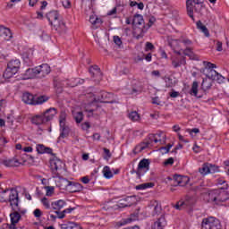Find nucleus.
<instances>
[{"mask_svg": "<svg viewBox=\"0 0 229 229\" xmlns=\"http://www.w3.org/2000/svg\"><path fill=\"white\" fill-rule=\"evenodd\" d=\"M168 46L175 55L183 54L184 56H189L190 58H192V55H194L193 42L187 38H181L180 39L169 38Z\"/></svg>", "mask_w": 229, "mask_h": 229, "instance_id": "1", "label": "nucleus"}, {"mask_svg": "<svg viewBox=\"0 0 229 229\" xmlns=\"http://www.w3.org/2000/svg\"><path fill=\"white\" fill-rule=\"evenodd\" d=\"M229 192L223 189L213 190L208 193V203H213L214 205H221L225 201H228Z\"/></svg>", "mask_w": 229, "mask_h": 229, "instance_id": "2", "label": "nucleus"}, {"mask_svg": "<svg viewBox=\"0 0 229 229\" xmlns=\"http://www.w3.org/2000/svg\"><path fill=\"white\" fill-rule=\"evenodd\" d=\"M47 19L56 31H64L65 30V23L62 21V16L58 11H50L47 13Z\"/></svg>", "mask_w": 229, "mask_h": 229, "instance_id": "3", "label": "nucleus"}, {"mask_svg": "<svg viewBox=\"0 0 229 229\" xmlns=\"http://www.w3.org/2000/svg\"><path fill=\"white\" fill-rule=\"evenodd\" d=\"M13 212L10 214L11 224L7 225L8 229H24V225H20L19 221H21V216L26 214V209L21 208H13Z\"/></svg>", "mask_w": 229, "mask_h": 229, "instance_id": "4", "label": "nucleus"}, {"mask_svg": "<svg viewBox=\"0 0 229 229\" xmlns=\"http://www.w3.org/2000/svg\"><path fill=\"white\" fill-rule=\"evenodd\" d=\"M203 3H205V0H186L187 13L192 21H195L194 12L199 13L203 8Z\"/></svg>", "mask_w": 229, "mask_h": 229, "instance_id": "5", "label": "nucleus"}, {"mask_svg": "<svg viewBox=\"0 0 229 229\" xmlns=\"http://www.w3.org/2000/svg\"><path fill=\"white\" fill-rule=\"evenodd\" d=\"M153 144H157V138L155 134H149L145 142L135 147L134 153H140V151H144L146 148H151Z\"/></svg>", "mask_w": 229, "mask_h": 229, "instance_id": "6", "label": "nucleus"}, {"mask_svg": "<svg viewBox=\"0 0 229 229\" xmlns=\"http://www.w3.org/2000/svg\"><path fill=\"white\" fill-rule=\"evenodd\" d=\"M201 227L202 229H222L221 223L214 217L204 218Z\"/></svg>", "mask_w": 229, "mask_h": 229, "instance_id": "7", "label": "nucleus"}, {"mask_svg": "<svg viewBox=\"0 0 229 229\" xmlns=\"http://www.w3.org/2000/svg\"><path fill=\"white\" fill-rule=\"evenodd\" d=\"M148 171H149V160L142 159L138 165L137 171H133L132 173H136L138 178L140 179V177L144 176Z\"/></svg>", "mask_w": 229, "mask_h": 229, "instance_id": "8", "label": "nucleus"}, {"mask_svg": "<svg viewBox=\"0 0 229 229\" xmlns=\"http://www.w3.org/2000/svg\"><path fill=\"white\" fill-rule=\"evenodd\" d=\"M59 187L63 191H67L69 187H76L78 190H73V192H77V191H80L81 189V184L78 182H72L66 178H60L59 179Z\"/></svg>", "mask_w": 229, "mask_h": 229, "instance_id": "9", "label": "nucleus"}, {"mask_svg": "<svg viewBox=\"0 0 229 229\" xmlns=\"http://www.w3.org/2000/svg\"><path fill=\"white\" fill-rule=\"evenodd\" d=\"M171 64L174 69H178V67H182V65H187V58L185 57L184 55H172Z\"/></svg>", "mask_w": 229, "mask_h": 229, "instance_id": "10", "label": "nucleus"}, {"mask_svg": "<svg viewBox=\"0 0 229 229\" xmlns=\"http://www.w3.org/2000/svg\"><path fill=\"white\" fill-rule=\"evenodd\" d=\"M135 203H137V199L133 196H130L120 199L117 203V207H119V208H126V207H132Z\"/></svg>", "mask_w": 229, "mask_h": 229, "instance_id": "11", "label": "nucleus"}, {"mask_svg": "<svg viewBox=\"0 0 229 229\" xmlns=\"http://www.w3.org/2000/svg\"><path fill=\"white\" fill-rule=\"evenodd\" d=\"M9 202L10 205L12 207V208H15V210H17V208H19V191H17V190L15 189H12L10 195H9Z\"/></svg>", "mask_w": 229, "mask_h": 229, "instance_id": "12", "label": "nucleus"}, {"mask_svg": "<svg viewBox=\"0 0 229 229\" xmlns=\"http://www.w3.org/2000/svg\"><path fill=\"white\" fill-rule=\"evenodd\" d=\"M64 165L65 164H64V161L58 158H55L50 161V169L54 174H56L58 171H62Z\"/></svg>", "mask_w": 229, "mask_h": 229, "instance_id": "13", "label": "nucleus"}, {"mask_svg": "<svg viewBox=\"0 0 229 229\" xmlns=\"http://www.w3.org/2000/svg\"><path fill=\"white\" fill-rule=\"evenodd\" d=\"M207 78H211L213 81H217V83H224L225 77L217 72L216 70H210L208 73H206Z\"/></svg>", "mask_w": 229, "mask_h": 229, "instance_id": "14", "label": "nucleus"}, {"mask_svg": "<svg viewBox=\"0 0 229 229\" xmlns=\"http://www.w3.org/2000/svg\"><path fill=\"white\" fill-rule=\"evenodd\" d=\"M172 181L174 182V185L176 187L179 185V187H185L187 185V182H189V179L187 177H183L182 175L175 174L174 175Z\"/></svg>", "mask_w": 229, "mask_h": 229, "instance_id": "15", "label": "nucleus"}, {"mask_svg": "<svg viewBox=\"0 0 229 229\" xmlns=\"http://www.w3.org/2000/svg\"><path fill=\"white\" fill-rule=\"evenodd\" d=\"M89 73L92 76V78L95 79V81L97 83H99L101 81V69H99V66L98 65H93L89 68Z\"/></svg>", "mask_w": 229, "mask_h": 229, "instance_id": "16", "label": "nucleus"}, {"mask_svg": "<svg viewBox=\"0 0 229 229\" xmlns=\"http://www.w3.org/2000/svg\"><path fill=\"white\" fill-rule=\"evenodd\" d=\"M43 114V117L45 118L46 123H49V121H53L55 115L58 114L56 108L50 107L47 109Z\"/></svg>", "mask_w": 229, "mask_h": 229, "instance_id": "17", "label": "nucleus"}, {"mask_svg": "<svg viewBox=\"0 0 229 229\" xmlns=\"http://www.w3.org/2000/svg\"><path fill=\"white\" fill-rule=\"evenodd\" d=\"M36 72L41 74V76H47V74L51 72V67H49L47 64H43L36 67Z\"/></svg>", "mask_w": 229, "mask_h": 229, "instance_id": "18", "label": "nucleus"}, {"mask_svg": "<svg viewBox=\"0 0 229 229\" xmlns=\"http://www.w3.org/2000/svg\"><path fill=\"white\" fill-rule=\"evenodd\" d=\"M21 99L26 105H35V96L30 92H25L22 94Z\"/></svg>", "mask_w": 229, "mask_h": 229, "instance_id": "19", "label": "nucleus"}, {"mask_svg": "<svg viewBox=\"0 0 229 229\" xmlns=\"http://www.w3.org/2000/svg\"><path fill=\"white\" fill-rule=\"evenodd\" d=\"M60 229H83L81 228V225L80 224H77L76 222H64V224H61Z\"/></svg>", "mask_w": 229, "mask_h": 229, "instance_id": "20", "label": "nucleus"}, {"mask_svg": "<svg viewBox=\"0 0 229 229\" xmlns=\"http://www.w3.org/2000/svg\"><path fill=\"white\" fill-rule=\"evenodd\" d=\"M0 37H3L4 40H12V30L4 26H0Z\"/></svg>", "mask_w": 229, "mask_h": 229, "instance_id": "21", "label": "nucleus"}, {"mask_svg": "<svg viewBox=\"0 0 229 229\" xmlns=\"http://www.w3.org/2000/svg\"><path fill=\"white\" fill-rule=\"evenodd\" d=\"M37 75H38L37 67L29 68L23 73L22 80H31L32 78H35V76Z\"/></svg>", "mask_w": 229, "mask_h": 229, "instance_id": "22", "label": "nucleus"}, {"mask_svg": "<svg viewBox=\"0 0 229 229\" xmlns=\"http://www.w3.org/2000/svg\"><path fill=\"white\" fill-rule=\"evenodd\" d=\"M150 212H151V216H158V214H160V212H162V207L160 206V204H158V202L154 201L149 207H148Z\"/></svg>", "mask_w": 229, "mask_h": 229, "instance_id": "23", "label": "nucleus"}, {"mask_svg": "<svg viewBox=\"0 0 229 229\" xmlns=\"http://www.w3.org/2000/svg\"><path fill=\"white\" fill-rule=\"evenodd\" d=\"M112 96H114L112 93L101 91L100 98H98V101H100V103H114V101L108 100Z\"/></svg>", "mask_w": 229, "mask_h": 229, "instance_id": "24", "label": "nucleus"}, {"mask_svg": "<svg viewBox=\"0 0 229 229\" xmlns=\"http://www.w3.org/2000/svg\"><path fill=\"white\" fill-rule=\"evenodd\" d=\"M65 205H67V203L64 199L51 202L52 209L55 211L61 210L62 208H64V207H65Z\"/></svg>", "mask_w": 229, "mask_h": 229, "instance_id": "25", "label": "nucleus"}, {"mask_svg": "<svg viewBox=\"0 0 229 229\" xmlns=\"http://www.w3.org/2000/svg\"><path fill=\"white\" fill-rule=\"evenodd\" d=\"M7 67H9L13 72H19V69H21V61L12 60L8 63Z\"/></svg>", "mask_w": 229, "mask_h": 229, "instance_id": "26", "label": "nucleus"}, {"mask_svg": "<svg viewBox=\"0 0 229 229\" xmlns=\"http://www.w3.org/2000/svg\"><path fill=\"white\" fill-rule=\"evenodd\" d=\"M212 78H205L202 81L201 83V89L202 90H204V92H207V90H210V89H212Z\"/></svg>", "mask_w": 229, "mask_h": 229, "instance_id": "27", "label": "nucleus"}, {"mask_svg": "<svg viewBox=\"0 0 229 229\" xmlns=\"http://www.w3.org/2000/svg\"><path fill=\"white\" fill-rule=\"evenodd\" d=\"M32 124H36V126H40V124H44V123H47L44 114H37L31 119Z\"/></svg>", "mask_w": 229, "mask_h": 229, "instance_id": "28", "label": "nucleus"}, {"mask_svg": "<svg viewBox=\"0 0 229 229\" xmlns=\"http://www.w3.org/2000/svg\"><path fill=\"white\" fill-rule=\"evenodd\" d=\"M36 149L39 155H44V153L51 155V153H53V148H46L43 144L37 145Z\"/></svg>", "mask_w": 229, "mask_h": 229, "instance_id": "29", "label": "nucleus"}, {"mask_svg": "<svg viewBox=\"0 0 229 229\" xmlns=\"http://www.w3.org/2000/svg\"><path fill=\"white\" fill-rule=\"evenodd\" d=\"M132 26H144V17H142V15L140 14H135L132 19Z\"/></svg>", "mask_w": 229, "mask_h": 229, "instance_id": "30", "label": "nucleus"}, {"mask_svg": "<svg viewBox=\"0 0 229 229\" xmlns=\"http://www.w3.org/2000/svg\"><path fill=\"white\" fill-rule=\"evenodd\" d=\"M133 36L137 40H139V38H142V37H144V26L134 27Z\"/></svg>", "mask_w": 229, "mask_h": 229, "instance_id": "31", "label": "nucleus"}, {"mask_svg": "<svg viewBox=\"0 0 229 229\" xmlns=\"http://www.w3.org/2000/svg\"><path fill=\"white\" fill-rule=\"evenodd\" d=\"M21 163H19V160H17L16 158H13V159H7L4 161V165H5V167H19Z\"/></svg>", "mask_w": 229, "mask_h": 229, "instance_id": "32", "label": "nucleus"}, {"mask_svg": "<svg viewBox=\"0 0 229 229\" xmlns=\"http://www.w3.org/2000/svg\"><path fill=\"white\" fill-rule=\"evenodd\" d=\"M165 217L161 216L154 223V229H164V226H165Z\"/></svg>", "mask_w": 229, "mask_h": 229, "instance_id": "33", "label": "nucleus"}, {"mask_svg": "<svg viewBox=\"0 0 229 229\" xmlns=\"http://www.w3.org/2000/svg\"><path fill=\"white\" fill-rule=\"evenodd\" d=\"M197 29L200 30L202 33H204L205 37H210V32L208 31V29L207 26L203 25L201 21H197Z\"/></svg>", "mask_w": 229, "mask_h": 229, "instance_id": "34", "label": "nucleus"}, {"mask_svg": "<svg viewBox=\"0 0 229 229\" xmlns=\"http://www.w3.org/2000/svg\"><path fill=\"white\" fill-rule=\"evenodd\" d=\"M155 183L153 182H145L135 186L136 191H146V189H153Z\"/></svg>", "mask_w": 229, "mask_h": 229, "instance_id": "35", "label": "nucleus"}, {"mask_svg": "<svg viewBox=\"0 0 229 229\" xmlns=\"http://www.w3.org/2000/svg\"><path fill=\"white\" fill-rule=\"evenodd\" d=\"M47 101H49V97L47 96H39L34 98V106L44 105V103H47Z\"/></svg>", "mask_w": 229, "mask_h": 229, "instance_id": "36", "label": "nucleus"}, {"mask_svg": "<svg viewBox=\"0 0 229 229\" xmlns=\"http://www.w3.org/2000/svg\"><path fill=\"white\" fill-rule=\"evenodd\" d=\"M142 92V89L139 86H134L129 89L126 92L129 96H137V94H140Z\"/></svg>", "mask_w": 229, "mask_h": 229, "instance_id": "37", "label": "nucleus"}, {"mask_svg": "<svg viewBox=\"0 0 229 229\" xmlns=\"http://www.w3.org/2000/svg\"><path fill=\"white\" fill-rule=\"evenodd\" d=\"M60 136L59 139H65V137L69 136V131L70 129L65 125V123L64 125H60Z\"/></svg>", "mask_w": 229, "mask_h": 229, "instance_id": "38", "label": "nucleus"}, {"mask_svg": "<svg viewBox=\"0 0 229 229\" xmlns=\"http://www.w3.org/2000/svg\"><path fill=\"white\" fill-rule=\"evenodd\" d=\"M15 74H17V72H13L12 68H9L7 66L6 70L4 72L3 77L5 80H10V78H13V76H15Z\"/></svg>", "mask_w": 229, "mask_h": 229, "instance_id": "39", "label": "nucleus"}, {"mask_svg": "<svg viewBox=\"0 0 229 229\" xmlns=\"http://www.w3.org/2000/svg\"><path fill=\"white\" fill-rule=\"evenodd\" d=\"M189 206V201L188 200H179L176 205L174 206V208L176 210H183V208H187Z\"/></svg>", "mask_w": 229, "mask_h": 229, "instance_id": "40", "label": "nucleus"}, {"mask_svg": "<svg viewBox=\"0 0 229 229\" xmlns=\"http://www.w3.org/2000/svg\"><path fill=\"white\" fill-rule=\"evenodd\" d=\"M154 135L156 137L157 143L160 142V144H165V133L158 131Z\"/></svg>", "mask_w": 229, "mask_h": 229, "instance_id": "41", "label": "nucleus"}, {"mask_svg": "<svg viewBox=\"0 0 229 229\" xmlns=\"http://www.w3.org/2000/svg\"><path fill=\"white\" fill-rule=\"evenodd\" d=\"M203 64H204V65H206V68L204 70V72H205L206 75L209 74L210 71H214V69H216V64H214L210 62L204 61Z\"/></svg>", "mask_w": 229, "mask_h": 229, "instance_id": "42", "label": "nucleus"}, {"mask_svg": "<svg viewBox=\"0 0 229 229\" xmlns=\"http://www.w3.org/2000/svg\"><path fill=\"white\" fill-rule=\"evenodd\" d=\"M103 175L107 179L110 180V178H114V174H112V171L110 170V166H105L103 168Z\"/></svg>", "mask_w": 229, "mask_h": 229, "instance_id": "43", "label": "nucleus"}, {"mask_svg": "<svg viewBox=\"0 0 229 229\" xmlns=\"http://www.w3.org/2000/svg\"><path fill=\"white\" fill-rule=\"evenodd\" d=\"M128 117L129 119H131V121L133 122L140 121V115L139 114V113H137V111H131V113H129Z\"/></svg>", "mask_w": 229, "mask_h": 229, "instance_id": "44", "label": "nucleus"}, {"mask_svg": "<svg viewBox=\"0 0 229 229\" xmlns=\"http://www.w3.org/2000/svg\"><path fill=\"white\" fill-rule=\"evenodd\" d=\"M200 174H203V176L209 174V164L205 163L202 165V166L199 169Z\"/></svg>", "mask_w": 229, "mask_h": 229, "instance_id": "45", "label": "nucleus"}, {"mask_svg": "<svg viewBox=\"0 0 229 229\" xmlns=\"http://www.w3.org/2000/svg\"><path fill=\"white\" fill-rule=\"evenodd\" d=\"M22 58L26 65H33V59H31V55H28V53H23Z\"/></svg>", "mask_w": 229, "mask_h": 229, "instance_id": "46", "label": "nucleus"}, {"mask_svg": "<svg viewBox=\"0 0 229 229\" xmlns=\"http://www.w3.org/2000/svg\"><path fill=\"white\" fill-rule=\"evenodd\" d=\"M121 8H123V6L121 5H117L114 7L112 10L108 11L107 15L109 16L117 15V13L123 12V9Z\"/></svg>", "mask_w": 229, "mask_h": 229, "instance_id": "47", "label": "nucleus"}, {"mask_svg": "<svg viewBox=\"0 0 229 229\" xmlns=\"http://www.w3.org/2000/svg\"><path fill=\"white\" fill-rule=\"evenodd\" d=\"M73 118L77 123L83 121V113L82 112H72Z\"/></svg>", "mask_w": 229, "mask_h": 229, "instance_id": "48", "label": "nucleus"}, {"mask_svg": "<svg viewBox=\"0 0 229 229\" xmlns=\"http://www.w3.org/2000/svg\"><path fill=\"white\" fill-rule=\"evenodd\" d=\"M198 81H193L190 94L191 96H195V98H198Z\"/></svg>", "mask_w": 229, "mask_h": 229, "instance_id": "49", "label": "nucleus"}, {"mask_svg": "<svg viewBox=\"0 0 229 229\" xmlns=\"http://www.w3.org/2000/svg\"><path fill=\"white\" fill-rule=\"evenodd\" d=\"M41 203L47 210H51V200H49V199L44 197L43 199H41Z\"/></svg>", "mask_w": 229, "mask_h": 229, "instance_id": "50", "label": "nucleus"}, {"mask_svg": "<svg viewBox=\"0 0 229 229\" xmlns=\"http://www.w3.org/2000/svg\"><path fill=\"white\" fill-rule=\"evenodd\" d=\"M65 119H67V113H65V111H62L59 115L60 126H64V124H65Z\"/></svg>", "mask_w": 229, "mask_h": 229, "instance_id": "51", "label": "nucleus"}, {"mask_svg": "<svg viewBox=\"0 0 229 229\" xmlns=\"http://www.w3.org/2000/svg\"><path fill=\"white\" fill-rule=\"evenodd\" d=\"M216 185H224L220 188L223 191H226V189H228V183H226V181H225L224 179H216Z\"/></svg>", "mask_w": 229, "mask_h": 229, "instance_id": "52", "label": "nucleus"}, {"mask_svg": "<svg viewBox=\"0 0 229 229\" xmlns=\"http://www.w3.org/2000/svg\"><path fill=\"white\" fill-rule=\"evenodd\" d=\"M44 189L47 191L46 196H53L55 194V187L53 186H45Z\"/></svg>", "mask_w": 229, "mask_h": 229, "instance_id": "53", "label": "nucleus"}, {"mask_svg": "<svg viewBox=\"0 0 229 229\" xmlns=\"http://www.w3.org/2000/svg\"><path fill=\"white\" fill-rule=\"evenodd\" d=\"M89 22L95 26L96 24H101V19L96 17V16H90Z\"/></svg>", "mask_w": 229, "mask_h": 229, "instance_id": "54", "label": "nucleus"}, {"mask_svg": "<svg viewBox=\"0 0 229 229\" xmlns=\"http://www.w3.org/2000/svg\"><path fill=\"white\" fill-rule=\"evenodd\" d=\"M104 151V160H110V158H112V153L110 152V149L104 148H103Z\"/></svg>", "mask_w": 229, "mask_h": 229, "instance_id": "55", "label": "nucleus"}, {"mask_svg": "<svg viewBox=\"0 0 229 229\" xmlns=\"http://www.w3.org/2000/svg\"><path fill=\"white\" fill-rule=\"evenodd\" d=\"M171 148H173V145L168 144L166 147H161L159 148V151H160L161 155H165V154H167L169 149H171Z\"/></svg>", "mask_w": 229, "mask_h": 229, "instance_id": "56", "label": "nucleus"}, {"mask_svg": "<svg viewBox=\"0 0 229 229\" xmlns=\"http://www.w3.org/2000/svg\"><path fill=\"white\" fill-rule=\"evenodd\" d=\"M219 168L216 165L209 164V174H214V173H217Z\"/></svg>", "mask_w": 229, "mask_h": 229, "instance_id": "57", "label": "nucleus"}, {"mask_svg": "<svg viewBox=\"0 0 229 229\" xmlns=\"http://www.w3.org/2000/svg\"><path fill=\"white\" fill-rule=\"evenodd\" d=\"M131 221H133V219H131V218L124 219L122 222H118L117 226H124V225H128V224L131 223Z\"/></svg>", "mask_w": 229, "mask_h": 229, "instance_id": "58", "label": "nucleus"}, {"mask_svg": "<svg viewBox=\"0 0 229 229\" xmlns=\"http://www.w3.org/2000/svg\"><path fill=\"white\" fill-rule=\"evenodd\" d=\"M113 40L116 46L121 47L123 45V41L119 36H114Z\"/></svg>", "mask_w": 229, "mask_h": 229, "instance_id": "59", "label": "nucleus"}, {"mask_svg": "<svg viewBox=\"0 0 229 229\" xmlns=\"http://www.w3.org/2000/svg\"><path fill=\"white\" fill-rule=\"evenodd\" d=\"M55 214H56L57 219H64V217H65V212L64 210L63 211H60V210L55 211Z\"/></svg>", "mask_w": 229, "mask_h": 229, "instance_id": "60", "label": "nucleus"}, {"mask_svg": "<svg viewBox=\"0 0 229 229\" xmlns=\"http://www.w3.org/2000/svg\"><path fill=\"white\" fill-rule=\"evenodd\" d=\"M155 49V46L152 45L151 42H147L145 45V51H153Z\"/></svg>", "mask_w": 229, "mask_h": 229, "instance_id": "61", "label": "nucleus"}, {"mask_svg": "<svg viewBox=\"0 0 229 229\" xmlns=\"http://www.w3.org/2000/svg\"><path fill=\"white\" fill-rule=\"evenodd\" d=\"M62 87H74V84L69 82V80L61 82Z\"/></svg>", "mask_w": 229, "mask_h": 229, "instance_id": "62", "label": "nucleus"}, {"mask_svg": "<svg viewBox=\"0 0 229 229\" xmlns=\"http://www.w3.org/2000/svg\"><path fill=\"white\" fill-rule=\"evenodd\" d=\"M62 4L64 8H69L71 6V0H62Z\"/></svg>", "mask_w": 229, "mask_h": 229, "instance_id": "63", "label": "nucleus"}, {"mask_svg": "<svg viewBox=\"0 0 229 229\" xmlns=\"http://www.w3.org/2000/svg\"><path fill=\"white\" fill-rule=\"evenodd\" d=\"M81 128H82V130L87 131V130H89V128H90V123L86 122L81 124Z\"/></svg>", "mask_w": 229, "mask_h": 229, "instance_id": "64", "label": "nucleus"}]
</instances>
